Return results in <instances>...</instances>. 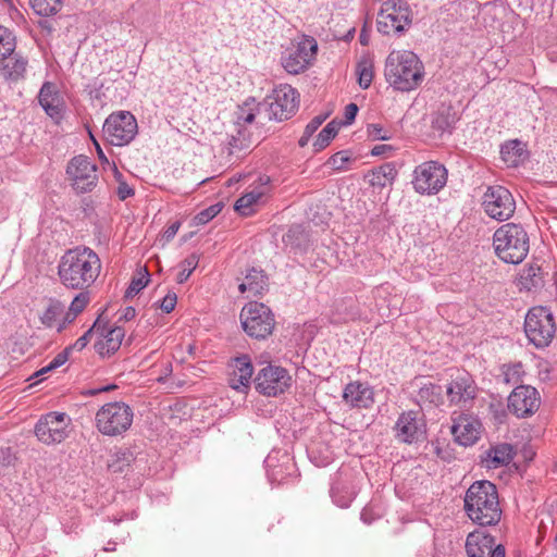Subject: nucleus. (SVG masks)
<instances>
[{
    "instance_id": "f257e3e1",
    "label": "nucleus",
    "mask_w": 557,
    "mask_h": 557,
    "mask_svg": "<svg viewBox=\"0 0 557 557\" xmlns=\"http://www.w3.org/2000/svg\"><path fill=\"white\" fill-rule=\"evenodd\" d=\"M299 94L290 85H280L273 91L272 100L268 104H250L246 102L238 108L236 124L237 136H233L231 145L235 148H248L252 144L250 135L246 134V125H251L257 114L263 109L269 120L278 122L290 119L298 109Z\"/></svg>"
},
{
    "instance_id": "f03ea898",
    "label": "nucleus",
    "mask_w": 557,
    "mask_h": 557,
    "mask_svg": "<svg viewBox=\"0 0 557 557\" xmlns=\"http://www.w3.org/2000/svg\"><path fill=\"white\" fill-rule=\"evenodd\" d=\"M101 260L89 247L69 249L60 259L58 275L69 289L85 290L94 285L101 272Z\"/></svg>"
},
{
    "instance_id": "7ed1b4c3",
    "label": "nucleus",
    "mask_w": 557,
    "mask_h": 557,
    "mask_svg": "<svg viewBox=\"0 0 557 557\" xmlns=\"http://www.w3.org/2000/svg\"><path fill=\"white\" fill-rule=\"evenodd\" d=\"M384 77L395 90H416L424 81L425 70L420 58L410 50H393L384 65Z\"/></svg>"
},
{
    "instance_id": "20e7f679",
    "label": "nucleus",
    "mask_w": 557,
    "mask_h": 557,
    "mask_svg": "<svg viewBox=\"0 0 557 557\" xmlns=\"http://www.w3.org/2000/svg\"><path fill=\"white\" fill-rule=\"evenodd\" d=\"M465 511L469 519L481 527L496 525L502 519L498 492L490 481L472 483L465 495Z\"/></svg>"
},
{
    "instance_id": "39448f33",
    "label": "nucleus",
    "mask_w": 557,
    "mask_h": 557,
    "mask_svg": "<svg viewBox=\"0 0 557 557\" xmlns=\"http://www.w3.org/2000/svg\"><path fill=\"white\" fill-rule=\"evenodd\" d=\"M493 246L500 260L506 263L518 264L524 260L529 252V235L521 225L507 223L495 231Z\"/></svg>"
},
{
    "instance_id": "423d86ee",
    "label": "nucleus",
    "mask_w": 557,
    "mask_h": 557,
    "mask_svg": "<svg viewBox=\"0 0 557 557\" xmlns=\"http://www.w3.org/2000/svg\"><path fill=\"white\" fill-rule=\"evenodd\" d=\"M133 409L123 401L107 403L95 414V426L104 436L117 437L132 426Z\"/></svg>"
},
{
    "instance_id": "0eeeda50",
    "label": "nucleus",
    "mask_w": 557,
    "mask_h": 557,
    "mask_svg": "<svg viewBox=\"0 0 557 557\" xmlns=\"http://www.w3.org/2000/svg\"><path fill=\"white\" fill-rule=\"evenodd\" d=\"M411 23L412 12L407 1L387 0L377 14L376 28L382 35H401Z\"/></svg>"
},
{
    "instance_id": "6e6552de",
    "label": "nucleus",
    "mask_w": 557,
    "mask_h": 557,
    "mask_svg": "<svg viewBox=\"0 0 557 557\" xmlns=\"http://www.w3.org/2000/svg\"><path fill=\"white\" fill-rule=\"evenodd\" d=\"M524 332L535 347L548 346L556 333V323L552 311L541 306L531 308L524 319Z\"/></svg>"
},
{
    "instance_id": "1a4fd4ad",
    "label": "nucleus",
    "mask_w": 557,
    "mask_h": 557,
    "mask_svg": "<svg viewBox=\"0 0 557 557\" xmlns=\"http://www.w3.org/2000/svg\"><path fill=\"white\" fill-rule=\"evenodd\" d=\"M240 323L250 337L264 339L272 334L275 320L269 307L261 302L251 301L240 311Z\"/></svg>"
},
{
    "instance_id": "9d476101",
    "label": "nucleus",
    "mask_w": 557,
    "mask_h": 557,
    "mask_svg": "<svg viewBox=\"0 0 557 557\" xmlns=\"http://www.w3.org/2000/svg\"><path fill=\"white\" fill-rule=\"evenodd\" d=\"M447 169L437 161H425L413 171L412 186L420 195H436L447 183Z\"/></svg>"
},
{
    "instance_id": "9b49d317",
    "label": "nucleus",
    "mask_w": 557,
    "mask_h": 557,
    "mask_svg": "<svg viewBox=\"0 0 557 557\" xmlns=\"http://www.w3.org/2000/svg\"><path fill=\"white\" fill-rule=\"evenodd\" d=\"M71 423L72 419L66 413L51 411L39 418L34 432L42 444H60L67 438Z\"/></svg>"
},
{
    "instance_id": "f8f14e48",
    "label": "nucleus",
    "mask_w": 557,
    "mask_h": 557,
    "mask_svg": "<svg viewBox=\"0 0 557 557\" xmlns=\"http://www.w3.org/2000/svg\"><path fill=\"white\" fill-rule=\"evenodd\" d=\"M102 132L108 143L121 147L128 145L135 138L138 125L131 112L121 111L107 117Z\"/></svg>"
},
{
    "instance_id": "ddd939ff",
    "label": "nucleus",
    "mask_w": 557,
    "mask_h": 557,
    "mask_svg": "<svg viewBox=\"0 0 557 557\" xmlns=\"http://www.w3.org/2000/svg\"><path fill=\"white\" fill-rule=\"evenodd\" d=\"M485 213L497 221H506L516 210V201L511 193L504 186H488L482 201Z\"/></svg>"
},
{
    "instance_id": "4468645a",
    "label": "nucleus",
    "mask_w": 557,
    "mask_h": 557,
    "mask_svg": "<svg viewBox=\"0 0 557 557\" xmlns=\"http://www.w3.org/2000/svg\"><path fill=\"white\" fill-rule=\"evenodd\" d=\"M256 389L269 397L285 393L292 385L288 371L278 366L269 364L262 368L255 379Z\"/></svg>"
},
{
    "instance_id": "2eb2a0df",
    "label": "nucleus",
    "mask_w": 557,
    "mask_h": 557,
    "mask_svg": "<svg viewBox=\"0 0 557 557\" xmlns=\"http://www.w3.org/2000/svg\"><path fill=\"white\" fill-rule=\"evenodd\" d=\"M66 174L78 193L90 191L98 182L97 165L83 154L74 157L69 162Z\"/></svg>"
},
{
    "instance_id": "dca6fc26",
    "label": "nucleus",
    "mask_w": 557,
    "mask_h": 557,
    "mask_svg": "<svg viewBox=\"0 0 557 557\" xmlns=\"http://www.w3.org/2000/svg\"><path fill=\"white\" fill-rule=\"evenodd\" d=\"M317 50L318 45L313 38H304L285 52L282 57V65L289 74H299L309 66Z\"/></svg>"
},
{
    "instance_id": "f3484780",
    "label": "nucleus",
    "mask_w": 557,
    "mask_h": 557,
    "mask_svg": "<svg viewBox=\"0 0 557 557\" xmlns=\"http://www.w3.org/2000/svg\"><path fill=\"white\" fill-rule=\"evenodd\" d=\"M541 405L536 388L530 385L517 386L508 397V409L517 418H527L535 413Z\"/></svg>"
},
{
    "instance_id": "a211bd4d",
    "label": "nucleus",
    "mask_w": 557,
    "mask_h": 557,
    "mask_svg": "<svg viewBox=\"0 0 557 557\" xmlns=\"http://www.w3.org/2000/svg\"><path fill=\"white\" fill-rule=\"evenodd\" d=\"M466 553L468 557H505V547L496 544L488 532L478 529L468 534Z\"/></svg>"
},
{
    "instance_id": "6ab92c4d",
    "label": "nucleus",
    "mask_w": 557,
    "mask_h": 557,
    "mask_svg": "<svg viewBox=\"0 0 557 557\" xmlns=\"http://www.w3.org/2000/svg\"><path fill=\"white\" fill-rule=\"evenodd\" d=\"M446 395L450 405L468 407L476 396V385L466 371H457L447 385Z\"/></svg>"
},
{
    "instance_id": "aec40b11",
    "label": "nucleus",
    "mask_w": 557,
    "mask_h": 557,
    "mask_svg": "<svg viewBox=\"0 0 557 557\" xmlns=\"http://www.w3.org/2000/svg\"><path fill=\"white\" fill-rule=\"evenodd\" d=\"M395 436L403 443H414L424 437L425 422L420 411L409 410L403 412L394 426Z\"/></svg>"
},
{
    "instance_id": "412c9836",
    "label": "nucleus",
    "mask_w": 557,
    "mask_h": 557,
    "mask_svg": "<svg viewBox=\"0 0 557 557\" xmlns=\"http://www.w3.org/2000/svg\"><path fill=\"white\" fill-rule=\"evenodd\" d=\"M482 430L481 421L472 414L460 413L453 419L451 434L461 446L475 444L481 437Z\"/></svg>"
},
{
    "instance_id": "4be33fe9",
    "label": "nucleus",
    "mask_w": 557,
    "mask_h": 557,
    "mask_svg": "<svg viewBox=\"0 0 557 557\" xmlns=\"http://www.w3.org/2000/svg\"><path fill=\"white\" fill-rule=\"evenodd\" d=\"M356 476L350 471H339L331 486L330 494L334 504L347 508L357 495Z\"/></svg>"
},
{
    "instance_id": "5701e85b",
    "label": "nucleus",
    "mask_w": 557,
    "mask_h": 557,
    "mask_svg": "<svg viewBox=\"0 0 557 557\" xmlns=\"http://www.w3.org/2000/svg\"><path fill=\"white\" fill-rule=\"evenodd\" d=\"M38 100L45 112L57 123L64 115L65 103L63 97L53 83L46 82L38 95Z\"/></svg>"
},
{
    "instance_id": "b1692460",
    "label": "nucleus",
    "mask_w": 557,
    "mask_h": 557,
    "mask_svg": "<svg viewBox=\"0 0 557 557\" xmlns=\"http://www.w3.org/2000/svg\"><path fill=\"white\" fill-rule=\"evenodd\" d=\"M343 400L352 408L369 409L375 401L374 391L368 383L354 381L345 386Z\"/></svg>"
},
{
    "instance_id": "393cba45",
    "label": "nucleus",
    "mask_w": 557,
    "mask_h": 557,
    "mask_svg": "<svg viewBox=\"0 0 557 557\" xmlns=\"http://www.w3.org/2000/svg\"><path fill=\"white\" fill-rule=\"evenodd\" d=\"M228 384L233 389L244 392L251 382L253 367L248 356L243 355L232 360L230 364Z\"/></svg>"
},
{
    "instance_id": "a878e982",
    "label": "nucleus",
    "mask_w": 557,
    "mask_h": 557,
    "mask_svg": "<svg viewBox=\"0 0 557 557\" xmlns=\"http://www.w3.org/2000/svg\"><path fill=\"white\" fill-rule=\"evenodd\" d=\"M28 60L18 52H13L0 59V72L4 81L16 83L25 78Z\"/></svg>"
},
{
    "instance_id": "bb28decb",
    "label": "nucleus",
    "mask_w": 557,
    "mask_h": 557,
    "mask_svg": "<svg viewBox=\"0 0 557 557\" xmlns=\"http://www.w3.org/2000/svg\"><path fill=\"white\" fill-rule=\"evenodd\" d=\"M270 183L269 176L260 177V185L243 195L235 202V210L242 215H250L253 212V206L257 205L268 190Z\"/></svg>"
},
{
    "instance_id": "cd10ccee",
    "label": "nucleus",
    "mask_w": 557,
    "mask_h": 557,
    "mask_svg": "<svg viewBox=\"0 0 557 557\" xmlns=\"http://www.w3.org/2000/svg\"><path fill=\"white\" fill-rule=\"evenodd\" d=\"M268 287V277L262 270L255 268L249 269L243 282L238 285L242 294H247V297H257L263 294Z\"/></svg>"
},
{
    "instance_id": "c85d7f7f",
    "label": "nucleus",
    "mask_w": 557,
    "mask_h": 557,
    "mask_svg": "<svg viewBox=\"0 0 557 557\" xmlns=\"http://www.w3.org/2000/svg\"><path fill=\"white\" fill-rule=\"evenodd\" d=\"M125 336V331L121 326H114L106 330L96 343V348L101 356L115 352Z\"/></svg>"
},
{
    "instance_id": "c756f323",
    "label": "nucleus",
    "mask_w": 557,
    "mask_h": 557,
    "mask_svg": "<svg viewBox=\"0 0 557 557\" xmlns=\"http://www.w3.org/2000/svg\"><path fill=\"white\" fill-rule=\"evenodd\" d=\"M416 399L420 407H437L444 399L442 386L430 381L421 382Z\"/></svg>"
},
{
    "instance_id": "7c9ffc66",
    "label": "nucleus",
    "mask_w": 557,
    "mask_h": 557,
    "mask_svg": "<svg viewBox=\"0 0 557 557\" xmlns=\"http://www.w3.org/2000/svg\"><path fill=\"white\" fill-rule=\"evenodd\" d=\"M500 156L507 166L516 168L527 159L528 152L522 141L513 139L502 145Z\"/></svg>"
},
{
    "instance_id": "2f4dec72",
    "label": "nucleus",
    "mask_w": 557,
    "mask_h": 557,
    "mask_svg": "<svg viewBox=\"0 0 557 557\" xmlns=\"http://www.w3.org/2000/svg\"><path fill=\"white\" fill-rule=\"evenodd\" d=\"M65 305L55 298H49L47 306L42 310L39 315V320L41 324L48 329L55 327L58 330V325L64 318Z\"/></svg>"
},
{
    "instance_id": "473e14b6",
    "label": "nucleus",
    "mask_w": 557,
    "mask_h": 557,
    "mask_svg": "<svg viewBox=\"0 0 557 557\" xmlns=\"http://www.w3.org/2000/svg\"><path fill=\"white\" fill-rule=\"evenodd\" d=\"M515 457L513 447L510 444L502 443L491 447L486 451V467L498 468L508 465Z\"/></svg>"
},
{
    "instance_id": "72a5a7b5",
    "label": "nucleus",
    "mask_w": 557,
    "mask_h": 557,
    "mask_svg": "<svg viewBox=\"0 0 557 557\" xmlns=\"http://www.w3.org/2000/svg\"><path fill=\"white\" fill-rule=\"evenodd\" d=\"M543 285L542 271L539 265L530 264L523 268L517 280L519 290L532 292Z\"/></svg>"
},
{
    "instance_id": "f704fd0d",
    "label": "nucleus",
    "mask_w": 557,
    "mask_h": 557,
    "mask_svg": "<svg viewBox=\"0 0 557 557\" xmlns=\"http://www.w3.org/2000/svg\"><path fill=\"white\" fill-rule=\"evenodd\" d=\"M90 301V294L89 292L82 290L79 294H77L74 299L72 300L70 307L67 310H65L66 313H64V318L58 325V332L61 333L63 330L66 329L69 324H71L77 315L84 311V309L87 307V305Z\"/></svg>"
},
{
    "instance_id": "c9c22d12",
    "label": "nucleus",
    "mask_w": 557,
    "mask_h": 557,
    "mask_svg": "<svg viewBox=\"0 0 557 557\" xmlns=\"http://www.w3.org/2000/svg\"><path fill=\"white\" fill-rule=\"evenodd\" d=\"M29 4L37 15L51 16L61 10L63 0H29Z\"/></svg>"
},
{
    "instance_id": "e433bc0d",
    "label": "nucleus",
    "mask_w": 557,
    "mask_h": 557,
    "mask_svg": "<svg viewBox=\"0 0 557 557\" xmlns=\"http://www.w3.org/2000/svg\"><path fill=\"white\" fill-rule=\"evenodd\" d=\"M358 84L362 89L370 87L373 79V62L368 58L361 59L356 67Z\"/></svg>"
},
{
    "instance_id": "4c0bfd02",
    "label": "nucleus",
    "mask_w": 557,
    "mask_h": 557,
    "mask_svg": "<svg viewBox=\"0 0 557 557\" xmlns=\"http://www.w3.org/2000/svg\"><path fill=\"white\" fill-rule=\"evenodd\" d=\"M339 129V124L336 121H331L318 135L313 146L317 151L324 149L331 140L336 136Z\"/></svg>"
},
{
    "instance_id": "58836bf2",
    "label": "nucleus",
    "mask_w": 557,
    "mask_h": 557,
    "mask_svg": "<svg viewBox=\"0 0 557 557\" xmlns=\"http://www.w3.org/2000/svg\"><path fill=\"white\" fill-rule=\"evenodd\" d=\"M199 263V257L196 253L189 255L187 258H185L182 262L178 264V273L176 281L178 284L185 283L194 270L197 268Z\"/></svg>"
},
{
    "instance_id": "ea45409f",
    "label": "nucleus",
    "mask_w": 557,
    "mask_h": 557,
    "mask_svg": "<svg viewBox=\"0 0 557 557\" xmlns=\"http://www.w3.org/2000/svg\"><path fill=\"white\" fill-rule=\"evenodd\" d=\"M16 39L12 30L0 25V59L15 51Z\"/></svg>"
},
{
    "instance_id": "a19ab883",
    "label": "nucleus",
    "mask_w": 557,
    "mask_h": 557,
    "mask_svg": "<svg viewBox=\"0 0 557 557\" xmlns=\"http://www.w3.org/2000/svg\"><path fill=\"white\" fill-rule=\"evenodd\" d=\"M16 456L10 447L0 449V475L8 474L9 470L15 466Z\"/></svg>"
},
{
    "instance_id": "79ce46f5",
    "label": "nucleus",
    "mask_w": 557,
    "mask_h": 557,
    "mask_svg": "<svg viewBox=\"0 0 557 557\" xmlns=\"http://www.w3.org/2000/svg\"><path fill=\"white\" fill-rule=\"evenodd\" d=\"M149 282V273L145 269L144 272L139 273L138 277H134L126 290V296L137 295Z\"/></svg>"
},
{
    "instance_id": "37998d69",
    "label": "nucleus",
    "mask_w": 557,
    "mask_h": 557,
    "mask_svg": "<svg viewBox=\"0 0 557 557\" xmlns=\"http://www.w3.org/2000/svg\"><path fill=\"white\" fill-rule=\"evenodd\" d=\"M368 136L373 140H388L392 138L389 131L380 124H369L367 127Z\"/></svg>"
},
{
    "instance_id": "c03bdc74",
    "label": "nucleus",
    "mask_w": 557,
    "mask_h": 557,
    "mask_svg": "<svg viewBox=\"0 0 557 557\" xmlns=\"http://www.w3.org/2000/svg\"><path fill=\"white\" fill-rule=\"evenodd\" d=\"M220 212L219 206H211L199 213H197L194 218V222L196 225H203L210 222L218 213Z\"/></svg>"
},
{
    "instance_id": "a18cd8bd",
    "label": "nucleus",
    "mask_w": 557,
    "mask_h": 557,
    "mask_svg": "<svg viewBox=\"0 0 557 557\" xmlns=\"http://www.w3.org/2000/svg\"><path fill=\"white\" fill-rule=\"evenodd\" d=\"M95 330H99L98 321H96L94 323V325L88 331H86L79 338L76 339V342L72 346V349H75L77 351L83 350L89 343L90 337H91L92 333L95 332Z\"/></svg>"
},
{
    "instance_id": "49530a36",
    "label": "nucleus",
    "mask_w": 557,
    "mask_h": 557,
    "mask_svg": "<svg viewBox=\"0 0 557 557\" xmlns=\"http://www.w3.org/2000/svg\"><path fill=\"white\" fill-rule=\"evenodd\" d=\"M455 122H456L455 116L445 117L444 112H438V114L436 115V117L433 121V124L436 128H438L441 131H448L449 128H451V126L455 124Z\"/></svg>"
},
{
    "instance_id": "de8ad7c7",
    "label": "nucleus",
    "mask_w": 557,
    "mask_h": 557,
    "mask_svg": "<svg viewBox=\"0 0 557 557\" xmlns=\"http://www.w3.org/2000/svg\"><path fill=\"white\" fill-rule=\"evenodd\" d=\"M177 302L175 293H168L160 302V308L165 312L170 313L174 310Z\"/></svg>"
},
{
    "instance_id": "09e8293b",
    "label": "nucleus",
    "mask_w": 557,
    "mask_h": 557,
    "mask_svg": "<svg viewBox=\"0 0 557 557\" xmlns=\"http://www.w3.org/2000/svg\"><path fill=\"white\" fill-rule=\"evenodd\" d=\"M358 113V106L356 103H349L345 107V110H344V122H338L339 126L341 125H349L351 124L355 119H356V115Z\"/></svg>"
},
{
    "instance_id": "8fccbe9b",
    "label": "nucleus",
    "mask_w": 557,
    "mask_h": 557,
    "mask_svg": "<svg viewBox=\"0 0 557 557\" xmlns=\"http://www.w3.org/2000/svg\"><path fill=\"white\" fill-rule=\"evenodd\" d=\"M380 173L385 177L387 184H392L397 176L395 166L391 163H386L377 169Z\"/></svg>"
},
{
    "instance_id": "3c124183",
    "label": "nucleus",
    "mask_w": 557,
    "mask_h": 557,
    "mask_svg": "<svg viewBox=\"0 0 557 557\" xmlns=\"http://www.w3.org/2000/svg\"><path fill=\"white\" fill-rule=\"evenodd\" d=\"M348 160L349 158L346 156V152L339 151L330 158L329 164L332 165L334 169L339 170Z\"/></svg>"
},
{
    "instance_id": "603ef678",
    "label": "nucleus",
    "mask_w": 557,
    "mask_h": 557,
    "mask_svg": "<svg viewBox=\"0 0 557 557\" xmlns=\"http://www.w3.org/2000/svg\"><path fill=\"white\" fill-rule=\"evenodd\" d=\"M326 115H317L314 116L306 126L305 131H307L308 135H313L315 131L322 125L325 121Z\"/></svg>"
},
{
    "instance_id": "864d4df0",
    "label": "nucleus",
    "mask_w": 557,
    "mask_h": 557,
    "mask_svg": "<svg viewBox=\"0 0 557 557\" xmlns=\"http://www.w3.org/2000/svg\"><path fill=\"white\" fill-rule=\"evenodd\" d=\"M69 349L63 350L62 352L58 354L50 362L49 366L52 370L58 369L59 367L63 366L69 358L67 354Z\"/></svg>"
},
{
    "instance_id": "5fc2aeb1",
    "label": "nucleus",
    "mask_w": 557,
    "mask_h": 557,
    "mask_svg": "<svg viewBox=\"0 0 557 557\" xmlns=\"http://www.w3.org/2000/svg\"><path fill=\"white\" fill-rule=\"evenodd\" d=\"M393 147L391 145H386V144H380V145H376L372 148L371 150V154L372 156H386V157H389L392 151H393Z\"/></svg>"
},
{
    "instance_id": "6e6d98bb",
    "label": "nucleus",
    "mask_w": 557,
    "mask_h": 557,
    "mask_svg": "<svg viewBox=\"0 0 557 557\" xmlns=\"http://www.w3.org/2000/svg\"><path fill=\"white\" fill-rule=\"evenodd\" d=\"M52 369L50 368L49 364H47L46 367H42L41 369H39L38 371L34 372L28 379L27 381H34V383H32L30 385H34V384H37L38 382H40L44 377L45 374L51 372Z\"/></svg>"
},
{
    "instance_id": "4d7b16f0",
    "label": "nucleus",
    "mask_w": 557,
    "mask_h": 557,
    "mask_svg": "<svg viewBox=\"0 0 557 557\" xmlns=\"http://www.w3.org/2000/svg\"><path fill=\"white\" fill-rule=\"evenodd\" d=\"M117 195L121 200H125L126 198L134 195V189L129 187L126 183H120L117 187Z\"/></svg>"
},
{
    "instance_id": "13d9d810",
    "label": "nucleus",
    "mask_w": 557,
    "mask_h": 557,
    "mask_svg": "<svg viewBox=\"0 0 557 557\" xmlns=\"http://www.w3.org/2000/svg\"><path fill=\"white\" fill-rule=\"evenodd\" d=\"M376 518H377V516L373 515L372 509L370 507L363 508V510L361 511V515H360V519L366 524L372 523V521H374Z\"/></svg>"
},
{
    "instance_id": "bf43d9fd",
    "label": "nucleus",
    "mask_w": 557,
    "mask_h": 557,
    "mask_svg": "<svg viewBox=\"0 0 557 557\" xmlns=\"http://www.w3.org/2000/svg\"><path fill=\"white\" fill-rule=\"evenodd\" d=\"M371 184L374 186L384 187L387 185L385 177L380 173L379 170L372 173Z\"/></svg>"
},
{
    "instance_id": "052dcab7",
    "label": "nucleus",
    "mask_w": 557,
    "mask_h": 557,
    "mask_svg": "<svg viewBox=\"0 0 557 557\" xmlns=\"http://www.w3.org/2000/svg\"><path fill=\"white\" fill-rule=\"evenodd\" d=\"M178 230H180V223L175 222L166 227L163 236L165 237L166 240H171L172 238H174V236L176 235Z\"/></svg>"
},
{
    "instance_id": "680f3d73",
    "label": "nucleus",
    "mask_w": 557,
    "mask_h": 557,
    "mask_svg": "<svg viewBox=\"0 0 557 557\" xmlns=\"http://www.w3.org/2000/svg\"><path fill=\"white\" fill-rule=\"evenodd\" d=\"M115 388L114 385H106V386H102V387H99V388H90V389H87L85 392V395L87 396H95V395H98L100 393H103V392H109L111 389Z\"/></svg>"
},
{
    "instance_id": "e2e57ef3",
    "label": "nucleus",
    "mask_w": 557,
    "mask_h": 557,
    "mask_svg": "<svg viewBox=\"0 0 557 557\" xmlns=\"http://www.w3.org/2000/svg\"><path fill=\"white\" fill-rule=\"evenodd\" d=\"M136 315V311L133 307H127L124 309V312L121 317V319L125 320V321H131L132 319H134Z\"/></svg>"
},
{
    "instance_id": "0e129e2a",
    "label": "nucleus",
    "mask_w": 557,
    "mask_h": 557,
    "mask_svg": "<svg viewBox=\"0 0 557 557\" xmlns=\"http://www.w3.org/2000/svg\"><path fill=\"white\" fill-rule=\"evenodd\" d=\"M311 136L312 135H308L307 131H305L302 136L299 138V141H298L299 146L305 147L308 144Z\"/></svg>"
},
{
    "instance_id": "69168bd1",
    "label": "nucleus",
    "mask_w": 557,
    "mask_h": 557,
    "mask_svg": "<svg viewBox=\"0 0 557 557\" xmlns=\"http://www.w3.org/2000/svg\"><path fill=\"white\" fill-rule=\"evenodd\" d=\"M95 145H96V148H97V152H98V157L101 159V160H107L106 157H104V153L102 151V149L100 148L99 144L92 138Z\"/></svg>"
},
{
    "instance_id": "338daca9",
    "label": "nucleus",
    "mask_w": 557,
    "mask_h": 557,
    "mask_svg": "<svg viewBox=\"0 0 557 557\" xmlns=\"http://www.w3.org/2000/svg\"><path fill=\"white\" fill-rule=\"evenodd\" d=\"M359 40H360L361 45H363V46H366L368 44V38L363 34V32L360 34Z\"/></svg>"
},
{
    "instance_id": "774afa93",
    "label": "nucleus",
    "mask_w": 557,
    "mask_h": 557,
    "mask_svg": "<svg viewBox=\"0 0 557 557\" xmlns=\"http://www.w3.org/2000/svg\"><path fill=\"white\" fill-rule=\"evenodd\" d=\"M104 550L106 552H113L115 550V544L114 543H109L107 547H104Z\"/></svg>"
}]
</instances>
